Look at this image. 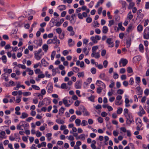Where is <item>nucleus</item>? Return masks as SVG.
I'll return each instance as SVG.
<instances>
[{"label":"nucleus","mask_w":149,"mask_h":149,"mask_svg":"<svg viewBox=\"0 0 149 149\" xmlns=\"http://www.w3.org/2000/svg\"><path fill=\"white\" fill-rule=\"evenodd\" d=\"M128 63L127 60L126 59L121 58L120 61V63L122 64L123 66H125Z\"/></svg>","instance_id":"9"},{"label":"nucleus","mask_w":149,"mask_h":149,"mask_svg":"<svg viewBox=\"0 0 149 149\" xmlns=\"http://www.w3.org/2000/svg\"><path fill=\"white\" fill-rule=\"evenodd\" d=\"M143 37L146 39H149V28H146L144 30L143 34Z\"/></svg>","instance_id":"2"},{"label":"nucleus","mask_w":149,"mask_h":149,"mask_svg":"<svg viewBox=\"0 0 149 149\" xmlns=\"http://www.w3.org/2000/svg\"><path fill=\"white\" fill-rule=\"evenodd\" d=\"M132 24H130L128 27L126 31L127 32H129L131 30H132Z\"/></svg>","instance_id":"39"},{"label":"nucleus","mask_w":149,"mask_h":149,"mask_svg":"<svg viewBox=\"0 0 149 149\" xmlns=\"http://www.w3.org/2000/svg\"><path fill=\"white\" fill-rule=\"evenodd\" d=\"M56 121L59 124H63L64 123H65L64 121L58 119H56Z\"/></svg>","instance_id":"35"},{"label":"nucleus","mask_w":149,"mask_h":149,"mask_svg":"<svg viewBox=\"0 0 149 149\" xmlns=\"http://www.w3.org/2000/svg\"><path fill=\"white\" fill-rule=\"evenodd\" d=\"M81 81H77L75 83V86L76 89H80L81 88Z\"/></svg>","instance_id":"8"},{"label":"nucleus","mask_w":149,"mask_h":149,"mask_svg":"<svg viewBox=\"0 0 149 149\" xmlns=\"http://www.w3.org/2000/svg\"><path fill=\"white\" fill-rule=\"evenodd\" d=\"M28 116V115L26 113L23 112L22 113V115L20 118H24L27 117Z\"/></svg>","instance_id":"29"},{"label":"nucleus","mask_w":149,"mask_h":149,"mask_svg":"<svg viewBox=\"0 0 149 149\" xmlns=\"http://www.w3.org/2000/svg\"><path fill=\"white\" fill-rule=\"evenodd\" d=\"M41 63L42 65L45 67L47 66L48 65V63L44 59L41 60Z\"/></svg>","instance_id":"18"},{"label":"nucleus","mask_w":149,"mask_h":149,"mask_svg":"<svg viewBox=\"0 0 149 149\" xmlns=\"http://www.w3.org/2000/svg\"><path fill=\"white\" fill-rule=\"evenodd\" d=\"M66 84L65 83H64L62 84L61 85V88L62 89H64V88H66Z\"/></svg>","instance_id":"62"},{"label":"nucleus","mask_w":149,"mask_h":149,"mask_svg":"<svg viewBox=\"0 0 149 149\" xmlns=\"http://www.w3.org/2000/svg\"><path fill=\"white\" fill-rule=\"evenodd\" d=\"M91 56L93 57H94L96 58H98L100 57V55L98 52H94L92 55V53L91 54Z\"/></svg>","instance_id":"11"},{"label":"nucleus","mask_w":149,"mask_h":149,"mask_svg":"<svg viewBox=\"0 0 149 149\" xmlns=\"http://www.w3.org/2000/svg\"><path fill=\"white\" fill-rule=\"evenodd\" d=\"M118 27L122 31H124L125 30V28L122 26V23H120L118 24Z\"/></svg>","instance_id":"28"},{"label":"nucleus","mask_w":149,"mask_h":149,"mask_svg":"<svg viewBox=\"0 0 149 149\" xmlns=\"http://www.w3.org/2000/svg\"><path fill=\"white\" fill-rule=\"evenodd\" d=\"M64 33H60L59 34V38L61 39H63L64 37Z\"/></svg>","instance_id":"52"},{"label":"nucleus","mask_w":149,"mask_h":149,"mask_svg":"<svg viewBox=\"0 0 149 149\" xmlns=\"http://www.w3.org/2000/svg\"><path fill=\"white\" fill-rule=\"evenodd\" d=\"M68 44L69 46L71 47L74 45V41L72 42L71 39L69 38L68 40Z\"/></svg>","instance_id":"17"},{"label":"nucleus","mask_w":149,"mask_h":149,"mask_svg":"<svg viewBox=\"0 0 149 149\" xmlns=\"http://www.w3.org/2000/svg\"><path fill=\"white\" fill-rule=\"evenodd\" d=\"M131 44V40L130 39H128L127 40L126 44L127 48H129L130 47Z\"/></svg>","instance_id":"24"},{"label":"nucleus","mask_w":149,"mask_h":149,"mask_svg":"<svg viewBox=\"0 0 149 149\" xmlns=\"http://www.w3.org/2000/svg\"><path fill=\"white\" fill-rule=\"evenodd\" d=\"M76 117L75 115H74L72 116L70 119V122H72L73 121V120L75 119L76 118Z\"/></svg>","instance_id":"48"},{"label":"nucleus","mask_w":149,"mask_h":149,"mask_svg":"<svg viewBox=\"0 0 149 149\" xmlns=\"http://www.w3.org/2000/svg\"><path fill=\"white\" fill-rule=\"evenodd\" d=\"M135 80L136 81V83L139 84L141 82V79L140 77H137L135 78Z\"/></svg>","instance_id":"42"},{"label":"nucleus","mask_w":149,"mask_h":149,"mask_svg":"<svg viewBox=\"0 0 149 149\" xmlns=\"http://www.w3.org/2000/svg\"><path fill=\"white\" fill-rule=\"evenodd\" d=\"M129 82L130 83V85H132L134 83V79L132 77H131L130 78L129 81Z\"/></svg>","instance_id":"57"},{"label":"nucleus","mask_w":149,"mask_h":149,"mask_svg":"<svg viewBox=\"0 0 149 149\" xmlns=\"http://www.w3.org/2000/svg\"><path fill=\"white\" fill-rule=\"evenodd\" d=\"M120 3L122 5V8L126 9L127 6V3L125 1H120Z\"/></svg>","instance_id":"13"},{"label":"nucleus","mask_w":149,"mask_h":149,"mask_svg":"<svg viewBox=\"0 0 149 149\" xmlns=\"http://www.w3.org/2000/svg\"><path fill=\"white\" fill-rule=\"evenodd\" d=\"M125 116L127 119L126 122L127 124L130 125L132 122H134L133 120L132 116L130 115H125Z\"/></svg>","instance_id":"3"},{"label":"nucleus","mask_w":149,"mask_h":149,"mask_svg":"<svg viewBox=\"0 0 149 149\" xmlns=\"http://www.w3.org/2000/svg\"><path fill=\"white\" fill-rule=\"evenodd\" d=\"M144 94L146 95H148L149 94V90L148 89H146L144 92Z\"/></svg>","instance_id":"64"},{"label":"nucleus","mask_w":149,"mask_h":149,"mask_svg":"<svg viewBox=\"0 0 149 149\" xmlns=\"http://www.w3.org/2000/svg\"><path fill=\"white\" fill-rule=\"evenodd\" d=\"M54 42V41L53 40V39H50L47 41V44H50L52 43H53Z\"/></svg>","instance_id":"51"},{"label":"nucleus","mask_w":149,"mask_h":149,"mask_svg":"<svg viewBox=\"0 0 149 149\" xmlns=\"http://www.w3.org/2000/svg\"><path fill=\"white\" fill-rule=\"evenodd\" d=\"M123 111V109L121 108H120L118 109L117 111V113L118 114H121Z\"/></svg>","instance_id":"50"},{"label":"nucleus","mask_w":149,"mask_h":149,"mask_svg":"<svg viewBox=\"0 0 149 149\" xmlns=\"http://www.w3.org/2000/svg\"><path fill=\"white\" fill-rule=\"evenodd\" d=\"M141 59V56H137L134 57L133 58V60L135 62L139 61Z\"/></svg>","instance_id":"15"},{"label":"nucleus","mask_w":149,"mask_h":149,"mask_svg":"<svg viewBox=\"0 0 149 149\" xmlns=\"http://www.w3.org/2000/svg\"><path fill=\"white\" fill-rule=\"evenodd\" d=\"M36 136L38 137H39L42 135V133L40 132L39 131H38L36 132Z\"/></svg>","instance_id":"60"},{"label":"nucleus","mask_w":149,"mask_h":149,"mask_svg":"<svg viewBox=\"0 0 149 149\" xmlns=\"http://www.w3.org/2000/svg\"><path fill=\"white\" fill-rule=\"evenodd\" d=\"M66 6L65 5H60L58 7V9L60 11L65 10L66 8Z\"/></svg>","instance_id":"10"},{"label":"nucleus","mask_w":149,"mask_h":149,"mask_svg":"<svg viewBox=\"0 0 149 149\" xmlns=\"http://www.w3.org/2000/svg\"><path fill=\"white\" fill-rule=\"evenodd\" d=\"M55 41V42H54L53 43L55 44L56 46V47H57L58 46V45H59L60 43V40H57Z\"/></svg>","instance_id":"45"},{"label":"nucleus","mask_w":149,"mask_h":149,"mask_svg":"<svg viewBox=\"0 0 149 149\" xmlns=\"http://www.w3.org/2000/svg\"><path fill=\"white\" fill-rule=\"evenodd\" d=\"M96 84L99 86H100L101 85H102V86H104V88L105 87V84L102 81L99 80H98L97 81Z\"/></svg>","instance_id":"16"},{"label":"nucleus","mask_w":149,"mask_h":149,"mask_svg":"<svg viewBox=\"0 0 149 149\" xmlns=\"http://www.w3.org/2000/svg\"><path fill=\"white\" fill-rule=\"evenodd\" d=\"M32 87L35 90H39L40 89V88L36 85H31Z\"/></svg>","instance_id":"40"},{"label":"nucleus","mask_w":149,"mask_h":149,"mask_svg":"<svg viewBox=\"0 0 149 149\" xmlns=\"http://www.w3.org/2000/svg\"><path fill=\"white\" fill-rule=\"evenodd\" d=\"M139 49L140 51L141 52H143V46L142 44H140L139 45Z\"/></svg>","instance_id":"46"},{"label":"nucleus","mask_w":149,"mask_h":149,"mask_svg":"<svg viewBox=\"0 0 149 149\" xmlns=\"http://www.w3.org/2000/svg\"><path fill=\"white\" fill-rule=\"evenodd\" d=\"M98 46H94L92 47V55H93V54L94 53V52H95V51L98 49Z\"/></svg>","instance_id":"22"},{"label":"nucleus","mask_w":149,"mask_h":149,"mask_svg":"<svg viewBox=\"0 0 149 149\" xmlns=\"http://www.w3.org/2000/svg\"><path fill=\"white\" fill-rule=\"evenodd\" d=\"M75 123L77 125L79 126L80 125L81 120L79 119H77L75 121Z\"/></svg>","instance_id":"37"},{"label":"nucleus","mask_w":149,"mask_h":149,"mask_svg":"<svg viewBox=\"0 0 149 149\" xmlns=\"http://www.w3.org/2000/svg\"><path fill=\"white\" fill-rule=\"evenodd\" d=\"M86 20L87 23H90L92 22V19L91 17H88L86 19Z\"/></svg>","instance_id":"58"},{"label":"nucleus","mask_w":149,"mask_h":149,"mask_svg":"<svg viewBox=\"0 0 149 149\" xmlns=\"http://www.w3.org/2000/svg\"><path fill=\"white\" fill-rule=\"evenodd\" d=\"M145 112L143 108H141L140 111L139 113L138 114L140 116H141L142 114H144L145 113Z\"/></svg>","instance_id":"31"},{"label":"nucleus","mask_w":149,"mask_h":149,"mask_svg":"<svg viewBox=\"0 0 149 149\" xmlns=\"http://www.w3.org/2000/svg\"><path fill=\"white\" fill-rule=\"evenodd\" d=\"M63 103L65 105V106L66 107H69L70 105V104H68V101L67 100L64 99L63 100Z\"/></svg>","instance_id":"20"},{"label":"nucleus","mask_w":149,"mask_h":149,"mask_svg":"<svg viewBox=\"0 0 149 149\" xmlns=\"http://www.w3.org/2000/svg\"><path fill=\"white\" fill-rule=\"evenodd\" d=\"M1 60L3 61V62L4 63H6L7 62V58L5 55H3L1 57Z\"/></svg>","instance_id":"30"},{"label":"nucleus","mask_w":149,"mask_h":149,"mask_svg":"<svg viewBox=\"0 0 149 149\" xmlns=\"http://www.w3.org/2000/svg\"><path fill=\"white\" fill-rule=\"evenodd\" d=\"M136 123L137 125V126L136 127V129L138 130H140V128L143 125L141 120L140 119L138 120L137 122H136Z\"/></svg>","instance_id":"7"},{"label":"nucleus","mask_w":149,"mask_h":149,"mask_svg":"<svg viewBox=\"0 0 149 149\" xmlns=\"http://www.w3.org/2000/svg\"><path fill=\"white\" fill-rule=\"evenodd\" d=\"M56 54V51H53L52 53L51 57V59L52 60H53L54 56H55Z\"/></svg>","instance_id":"36"},{"label":"nucleus","mask_w":149,"mask_h":149,"mask_svg":"<svg viewBox=\"0 0 149 149\" xmlns=\"http://www.w3.org/2000/svg\"><path fill=\"white\" fill-rule=\"evenodd\" d=\"M79 109L80 111H82L83 113H84V116H87L89 115V113L84 106H81L79 108Z\"/></svg>","instance_id":"5"},{"label":"nucleus","mask_w":149,"mask_h":149,"mask_svg":"<svg viewBox=\"0 0 149 149\" xmlns=\"http://www.w3.org/2000/svg\"><path fill=\"white\" fill-rule=\"evenodd\" d=\"M81 124H83V126H85L88 125L87 122L85 120H83L82 121Z\"/></svg>","instance_id":"55"},{"label":"nucleus","mask_w":149,"mask_h":149,"mask_svg":"<svg viewBox=\"0 0 149 149\" xmlns=\"http://www.w3.org/2000/svg\"><path fill=\"white\" fill-rule=\"evenodd\" d=\"M104 1V0H100L98 1L97 4L95 6V7L96 8H98L100 6V4H102Z\"/></svg>","instance_id":"26"},{"label":"nucleus","mask_w":149,"mask_h":149,"mask_svg":"<svg viewBox=\"0 0 149 149\" xmlns=\"http://www.w3.org/2000/svg\"><path fill=\"white\" fill-rule=\"evenodd\" d=\"M33 43L36 44V45L38 46H41L42 44V40H39V43H38V41L37 40H35L33 41Z\"/></svg>","instance_id":"19"},{"label":"nucleus","mask_w":149,"mask_h":149,"mask_svg":"<svg viewBox=\"0 0 149 149\" xmlns=\"http://www.w3.org/2000/svg\"><path fill=\"white\" fill-rule=\"evenodd\" d=\"M47 91L48 93H51L53 91V87L52 85L51 84L50 86H47Z\"/></svg>","instance_id":"12"},{"label":"nucleus","mask_w":149,"mask_h":149,"mask_svg":"<svg viewBox=\"0 0 149 149\" xmlns=\"http://www.w3.org/2000/svg\"><path fill=\"white\" fill-rule=\"evenodd\" d=\"M52 135V134L51 133H47L46 134V136L47 138V140L49 141H50L52 139L51 136Z\"/></svg>","instance_id":"25"},{"label":"nucleus","mask_w":149,"mask_h":149,"mask_svg":"<svg viewBox=\"0 0 149 149\" xmlns=\"http://www.w3.org/2000/svg\"><path fill=\"white\" fill-rule=\"evenodd\" d=\"M56 31L57 33L60 34L62 32V30L61 28H58L56 29Z\"/></svg>","instance_id":"59"},{"label":"nucleus","mask_w":149,"mask_h":149,"mask_svg":"<svg viewBox=\"0 0 149 149\" xmlns=\"http://www.w3.org/2000/svg\"><path fill=\"white\" fill-rule=\"evenodd\" d=\"M35 58L37 60H38L42 58V55L40 54V53L35 51L34 52Z\"/></svg>","instance_id":"6"},{"label":"nucleus","mask_w":149,"mask_h":149,"mask_svg":"<svg viewBox=\"0 0 149 149\" xmlns=\"http://www.w3.org/2000/svg\"><path fill=\"white\" fill-rule=\"evenodd\" d=\"M114 20H110L109 21V24H108V26L109 27H111L112 25L114 24Z\"/></svg>","instance_id":"43"},{"label":"nucleus","mask_w":149,"mask_h":149,"mask_svg":"<svg viewBox=\"0 0 149 149\" xmlns=\"http://www.w3.org/2000/svg\"><path fill=\"white\" fill-rule=\"evenodd\" d=\"M91 39L92 42L94 43H97V42L96 40L95 37L92 36L91 38Z\"/></svg>","instance_id":"41"},{"label":"nucleus","mask_w":149,"mask_h":149,"mask_svg":"<svg viewBox=\"0 0 149 149\" xmlns=\"http://www.w3.org/2000/svg\"><path fill=\"white\" fill-rule=\"evenodd\" d=\"M75 16L76 15L75 14H73L71 16L72 19L70 20V22L72 24H74L75 22V20L74 18Z\"/></svg>","instance_id":"14"},{"label":"nucleus","mask_w":149,"mask_h":149,"mask_svg":"<svg viewBox=\"0 0 149 149\" xmlns=\"http://www.w3.org/2000/svg\"><path fill=\"white\" fill-rule=\"evenodd\" d=\"M135 3L133 2H131L130 3L129 6L128 7V9H131L134 6Z\"/></svg>","instance_id":"33"},{"label":"nucleus","mask_w":149,"mask_h":149,"mask_svg":"<svg viewBox=\"0 0 149 149\" xmlns=\"http://www.w3.org/2000/svg\"><path fill=\"white\" fill-rule=\"evenodd\" d=\"M117 92L118 94L121 95L123 93L124 91L122 89H119L117 91Z\"/></svg>","instance_id":"54"},{"label":"nucleus","mask_w":149,"mask_h":149,"mask_svg":"<svg viewBox=\"0 0 149 149\" xmlns=\"http://www.w3.org/2000/svg\"><path fill=\"white\" fill-rule=\"evenodd\" d=\"M29 127V125L28 123L24 121H22L17 126V129L18 130H26L28 129Z\"/></svg>","instance_id":"1"},{"label":"nucleus","mask_w":149,"mask_h":149,"mask_svg":"<svg viewBox=\"0 0 149 149\" xmlns=\"http://www.w3.org/2000/svg\"><path fill=\"white\" fill-rule=\"evenodd\" d=\"M106 43L108 44V47H112L114 45L113 41V39L111 38H108L106 40Z\"/></svg>","instance_id":"4"},{"label":"nucleus","mask_w":149,"mask_h":149,"mask_svg":"<svg viewBox=\"0 0 149 149\" xmlns=\"http://www.w3.org/2000/svg\"><path fill=\"white\" fill-rule=\"evenodd\" d=\"M77 75L79 78L83 77H84V72H79L77 73Z\"/></svg>","instance_id":"32"},{"label":"nucleus","mask_w":149,"mask_h":149,"mask_svg":"<svg viewBox=\"0 0 149 149\" xmlns=\"http://www.w3.org/2000/svg\"><path fill=\"white\" fill-rule=\"evenodd\" d=\"M127 71L128 73H131L133 72V70L130 67H128L127 68Z\"/></svg>","instance_id":"61"},{"label":"nucleus","mask_w":149,"mask_h":149,"mask_svg":"<svg viewBox=\"0 0 149 149\" xmlns=\"http://www.w3.org/2000/svg\"><path fill=\"white\" fill-rule=\"evenodd\" d=\"M64 110H65V109L63 107H61V108L59 109V114L60 113H61V114H63L64 113Z\"/></svg>","instance_id":"38"},{"label":"nucleus","mask_w":149,"mask_h":149,"mask_svg":"<svg viewBox=\"0 0 149 149\" xmlns=\"http://www.w3.org/2000/svg\"><path fill=\"white\" fill-rule=\"evenodd\" d=\"M97 120L98 122L100 123H102L103 121V118H102L101 117H99L97 118Z\"/></svg>","instance_id":"53"},{"label":"nucleus","mask_w":149,"mask_h":149,"mask_svg":"<svg viewBox=\"0 0 149 149\" xmlns=\"http://www.w3.org/2000/svg\"><path fill=\"white\" fill-rule=\"evenodd\" d=\"M17 66L19 68H21L22 69H25L26 68V67L24 65L19 64L17 65Z\"/></svg>","instance_id":"44"},{"label":"nucleus","mask_w":149,"mask_h":149,"mask_svg":"<svg viewBox=\"0 0 149 149\" xmlns=\"http://www.w3.org/2000/svg\"><path fill=\"white\" fill-rule=\"evenodd\" d=\"M108 30L107 27L106 26H104L103 27L102 32L104 33H107Z\"/></svg>","instance_id":"21"},{"label":"nucleus","mask_w":149,"mask_h":149,"mask_svg":"<svg viewBox=\"0 0 149 149\" xmlns=\"http://www.w3.org/2000/svg\"><path fill=\"white\" fill-rule=\"evenodd\" d=\"M143 29V27L141 25L139 24L137 27V30L138 32H141Z\"/></svg>","instance_id":"23"},{"label":"nucleus","mask_w":149,"mask_h":149,"mask_svg":"<svg viewBox=\"0 0 149 149\" xmlns=\"http://www.w3.org/2000/svg\"><path fill=\"white\" fill-rule=\"evenodd\" d=\"M42 49L45 52H46L48 49V46L46 44H45L42 46Z\"/></svg>","instance_id":"27"},{"label":"nucleus","mask_w":149,"mask_h":149,"mask_svg":"<svg viewBox=\"0 0 149 149\" xmlns=\"http://www.w3.org/2000/svg\"><path fill=\"white\" fill-rule=\"evenodd\" d=\"M100 77L102 79L104 80H106L105 78V74L104 73L101 74L100 75Z\"/></svg>","instance_id":"56"},{"label":"nucleus","mask_w":149,"mask_h":149,"mask_svg":"<svg viewBox=\"0 0 149 149\" xmlns=\"http://www.w3.org/2000/svg\"><path fill=\"white\" fill-rule=\"evenodd\" d=\"M72 70L73 71L76 73L77 72L79 71V68L76 67H73L72 68Z\"/></svg>","instance_id":"34"},{"label":"nucleus","mask_w":149,"mask_h":149,"mask_svg":"<svg viewBox=\"0 0 149 149\" xmlns=\"http://www.w3.org/2000/svg\"><path fill=\"white\" fill-rule=\"evenodd\" d=\"M77 16L79 19H82L83 18L82 15L81 13H79L77 14Z\"/></svg>","instance_id":"63"},{"label":"nucleus","mask_w":149,"mask_h":149,"mask_svg":"<svg viewBox=\"0 0 149 149\" xmlns=\"http://www.w3.org/2000/svg\"><path fill=\"white\" fill-rule=\"evenodd\" d=\"M31 94V92H27L23 93V95L24 96H27L30 95Z\"/></svg>","instance_id":"49"},{"label":"nucleus","mask_w":149,"mask_h":149,"mask_svg":"<svg viewBox=\"0 0 149 149\" xmlns=\"http://www.w3.org/2000/svg\"><path fill=\"white\" fill-rule=\"evenodd\" d=\"M91 73L93 74H95L96 73V69L94 68H92L91 69Z\"/></svg>","instance_id":"47"}]
</instances>
